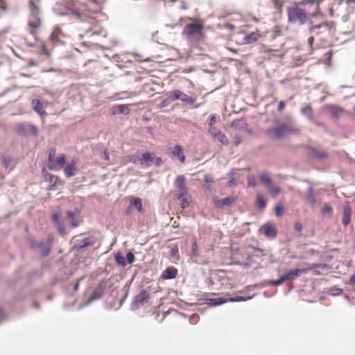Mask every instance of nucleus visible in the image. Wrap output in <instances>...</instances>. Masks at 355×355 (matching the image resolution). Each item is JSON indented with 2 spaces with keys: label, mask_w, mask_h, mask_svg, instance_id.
<instances>
[{
  "label": "nucleus",
  "mask_w": 355,
  "mask_h": 355,
  "mask_svg": "<svg viewBox=\"0 0 355 355\" xmlns=\"http://www.w3.org/2000/svg\"><path fill=\"white\" fill-rule=\"evenodd\" d=\"M40 0H30L28 8L30 17L28 21V31L31 35L37 38L42 21L40 15L39 3Z\"/></svg>",
  "instance_id": "nucleus-3"
},
{
  "label": "nucleus",
  "mask_w": 355,
  "mask_h": 355,
  "mask_svg": "<svg viewBox=\"0 0 355 355\" xmlns=\"http://www.w3.org/2000/svg\"><path fill=\"white\" fill-rule=\"evenodd\" d=\"M230 126L238 130H245L249 134L252 133V130L248 128V123L244 120H234L230 122Z\"/></svg>",
  "instance_id": "nucleus-15"
},
{
  "label": "nucleus",
  "mask_w": 355,
  "mask_h": 355,
  "mask_svg": "<svg viewBox=\"0 0 355 355\" xmlns=\"http://www.w3.org/2000/svg\"><path fill=\"white\" fill-rule=\"evenodd\" d=\"M252 299V297L245 296V295H236L234 297H231L229 293L224 294L223 293V304L227 302H246L249 300Z\"/></svg>",
  "instance_id": "nucleus-13"
},
{
  "label": "nucleus",
  "mask_w": 355,
  "mask_h": 355,
  "mask_svg": "<svg viewBox=\"0 0 355 355\" xmlns=\"http://www.w3.org/2000/svg\"><path fill=\"white\" fill-rule=\"evenodd\" d=\"M175 187L178 189V193L175 195L177 199H181L188 193L186 186V179L183 175H178L175 180Z\"/></svg>",
  "instance_id": "nucleus-7"
},
{
  "label": "nucleus",
  "mask_w": 355,
  "mask_h": 355,
  "mask_svg": "<svg viewBox=\"0 0 355 355\" xmlns=\"http://www.w3.org/2000/svg\"><path fill=\"white\" fill-rule=\"evenodd\" d=\"M149 162L154 163L157 166L162 164L161 157H157L154 153L150 152L143 153L140 159V163L144 164V163Z\"/></svg>",
  "instance_id": "nucleus-10"
},
{
  "label": "nucleus",
  "mask_w": 355,
  "mask_h": 355,
  "mask_svg": "<svg viewBox=\"0 0 355 355\" xmlns=\"http://www.w3.org/2000/svg\"><path fill=\"white\" fill-rule=\"evenodd\" d=\"M352 219V209L349 205H345L343 207V214L342 223L344 226L349 225Z\"/></svg>",
  "instance_id": "nucleus-18"
},
{
  "label": "nucleus",
  "mask_w": 355,
  "mask_h": 355,
  "mask_svg": "<svg viewBox=\"0 0 355 355\" xmlns=\"http://www.w3.org/2000/svg\"><path fill=\"white\" fill-rule=\"evenodd\" d=\"M130 112V110L128 105H115L112 109V113L114 115L117 114H128Z\"/></svg>",
  "instance_id": "nucleus-22"
},
{
  "label": "nucleus",
  "mask_w": 355,
  "mask_h": 355,
  "mask_svg": "<svg viewBox=\"0 0 355 355\" xmlns=\"http://www.w3.org/2000/svg\"><path fill=\"white\" fill-rule=\"evenodd\" d=\"M130 205L135 207L139 212L143 211L142 200L140 198L132 197Z\"/></svg>",
  "instance_id": "nucleus-28"
},
{
  "label": "nucleus",
  "mask_w": 355,
  "mask_h": 355,
  "mask_svg": "<svg viewBox=\"0 0 355 355\" xmlns=\"http://www.w3.org/2000/svg\"><path fill=\"white\" fill-rule=\"evenodd\" d=\"M65 164H66L65 155H60L59 157H56L55 159L53 162L51 164L52 166H49V168L52 169L55 166H58V165L63 166H64Z\"/></svg>",
  "instance_id": "nucleus-36"
},
{
  "label": "nucleus",
  "mask_w": 355,
  "mask_h": 355,
  "mask_svg": "<svg viewBox=\"0 0 355 355\" xmlns=\"http://www.w3.org/2000/svg\"><path fill=\"white\" fill-rule=\"evenodd\" d=\"M62 36H63V33L60 27L56 26L52 32L50 37L53 42H59Z\"/></svg>",
  "instance_id": "nucleus-33"
},
{
  "label": "nucleus",
  "mask_w": 355,
  "mask_h": 355,
  "mask_svg": "<svg viewBox=\"0 0 355 355\" xmlns=\"http://www.w3.org/2000/svg\"><path fill=\"white\" fill-rule=\"evenodd\" d=\"M311 155L313 158L324 159L328 157V153L325 151H319L315 148H311Z\"/></svg>",
  "instance_id": "nucleus-31"
},
{
  "label": "nucleus",
  "mask_w": 355,
  "mask_h": 355,
  "mask_svg": "<svg viewBox=\"0 0 355 355\" xmlns=\"http://www.w3.org/2000/svg\"><path fill=\"white\" fill-rule=\"evenodd\" d=\"M284 280L282 277V275L279 276V277L277 279H270L268 280V285L269 286H279L284 284Z\"/></svg>",
  "instance_id": "nucleus-47"
},
{
  "label": "nucleus",
  "mask_w": 355,
  "mask_h": 355,
  "mask_svg": "<svg viewBox=\"0 0 355 355\" xmlns=\"http://www.w3.org/2000/svg\"><path fill=\"white\" fill-rule=\"evenodd\" d=\"M304 21L302 23V26L305 24H308L309 27L314 26V20L313 18H311L310 17L306 16L305 19H304Z\"/></svg>",
  "instance_id": "nucleus-56"
},
{
  "label": "nucleus",
  "mask_w": 355,
  "mask_h": 355,
  "mask_svg": "<svg viewBox=\"0 0 355 355\" xmlns=\"http://www.w3.org/2000/svg\"><path fill=\"white\" fill-rule=\"evenodd\" d=\"M242 35H243L242 37V44H250L255 43L261 37L258 30L251 33H247L245 31V33H242Z\"/></svg>",
  "instance_id": "nucleus-11"
},
{
  "label": "nucleus",
  "mask_w": 355,
  "mask_h": 355,
  "mask_svg": "<svg viewBox=\"0 0 355 355\" xmlns=\"http://www.w3.org/2000/svg\"><path fill=\"white\" fill-rule=\"evenodd\" d=\"M242 33H245V30L239 31L237 32H233L231 34L223 35V40H227V44H230V42H235L236 44L242 45V40L241 42L236 40V37H241Z\"/></svg>",
  "instance_id": "nucleus-17"
},
{
  "label": "nucleus",
  "mask_w": 355,
  "mask_h": 355,
  "mask_svg": "<svg viewBox=\"0 0 355 355\" xmlns=\"http://www.w3.org/2000/svg\"><path fill=\"white\" fill-rule=\"evenodd\" d=\"M333 212V208L329 203H325L321 209L322 215H327Z\"/></svg>",
  "instance_id": "nucleus-49"
},
{
  "label": "nucleus",
  "mask_w": 355,
  "mask_h": 355,
  "mask_svg": "<svg viewBox=\"0 0 355 355\" xmlns=\"http://www.w3.org/2000/svg\"><path fill=\"white\" fill-rule=\"evenodd\" d=\"M216 117L211 116L209 123V132L218 141H222V135H220V124H216Z\"/></svg>",
  "instance_id": "nucleus-8"
},
{
  "label": "nucleus",
  "mask_w": 355,
  "mask_h": 355,
  "mask_svg": "<svg viewBox=\"0 0 355 355\" xmlns=\"http://www.w3.org/2000/svg\"><path fill=\"white\" fill-rule=\"evenodd\" d=\"M257 185V182L255 180L254 176H248V186L250 187H255Z\"/></svg>",
  "instance_id": "nucleus-54"
},
{
  "label": "nucleus",
  "mask_w": 355,
  "mask_h": 355,
  "mask_svg": "<svg viewBox=\"0 0 355 355\" xmlns=\"http://www.w3.org/2000/svg\"><path fill=\"white\" fill-rule=\"evenodd\" d=\"M273 211L277 217H281L285 213V208L282 203L277 202L274 207Z\"/></svg>",
  "instance_id": "nucleus-35"
},
{
  "label": "nucleus",
  "mask_w": 355,
  "mask_h": 355,
  "mask_svg": "<svg viewBox=\"0 0 355 355\" xmlns=\"http://www.w3.org/2000/svg\"><path fill=\"white\" fill-rule=\"evenodd\" d=\"M294 229L297 232H301L303 229V225L301 223L297 222L295 223Z\"/></svg>",
  "instance_id": "nucleus-64"
},
{
  "label": "nucleus",
  "mask_w": 355,
  "mask_h": 355,
  "mask_svg": "<svg viewBox=\"0 0 355 355\" xmlns=\"http://www.w3.org/2000/svg\"><path fill=\"white\" fill-rule=\"evenodd\" d=\"M115 260L116 261V263L124 267L125 266V258L121 255L119 253L116 254V256H115Z\"/></svg>",
  "instance_id": "nucleus-52"
},
{
  "label": "nucleus",
  "mask_w": 355,
  "mask_h": 355,
  "mask_svg": "<svg viewBox=\"0 0 355 355\" xmlns=\"http://www.w3.org/2000/svg\"><path fill=\"white\" fill-rule=\"evenodd\" d=\"M306 267L303 268H300V270L302 275L305 274V273L308 272L309 270H311L313 269H315V268L324 269L325 268L327 267V264H322V263H312V264H306Z\"/></svg>",
  "instance_id": "nucleus-25"
},
{
  "label": "nucleus",
  "mask_w": 355,
  "mask_h": 355,
  "mask_svg": "<svg viewBox=\"0 0 355 355\" xmlns=\"http://www.w3.org/2000/svg\"><path fill=\"white\" fill-rule=\"evenodd\" d=\"M126 259L128 263H132L135 261L134 254L131 252H128L126 254Z\"/></svg>",
  "instance_id": "nucleus-57"
},
{
  "label": "nucleus",
  "mask_w": 355,
  "mask_h": 355,
  "mask_svg": "<svg viewBox=\"0 0 355 355\" xmlns=\"http://www.w3.org/2000/svg\"><path fill=\"white\" fill-rule=\"evenodd\" d=\"M248 248L252 250V251H253L252 256L254 257L259 258V257H261L264 256L263 250L257 248V247H254L252 245H249Z\"/></svg>",
  "instance_id": "nucleus-38"
},
{
  "label": "nucleus",
  "mask_w": 355,
  "mask_h": 355,
  "mask_svg": "<svg viewBox=\"0 0 355 355\" xmlns=\"http://www.w3.org/2000/svg\"><path fill=\"white\" fill-rule=\"evenodd\" d=\"M230 180L228 182V186L230 187H234L236 186V180L234 178V169L232 168L229 173Z\"/></svg>",
  "instance_id": "nucleus-46"
},
{
  "label": "nucleus",
  "mask_w": 355,
  "mask_h": 355,
  "mask_svg": "<svg viewBox=\"0 0 355 355\" xmlns=\"http://www.w3.org/2000/svg\"><path fill=\"white\" fill-rule=\"evenodd\" d=\"M307 16L313 19H315L318 17H323V14L322 13L319 8V3L316 4L315 10L314 12H310L307 10Z\"/></svg>",
  "instance_id": "nucleus-39"
},
{
  "label": "nucleus",
  "mask_w": 355,
  "mask_h": 355,
  "mask_svg": "<svg viewBox=\"0 0 355 355\" xmlns=\"http://www.w3.org/2000/svg\"><path fill=\"white\" fill-rule=\"evenodd\" d=\"M94 243V241L92 238H85L80 241V243L78 245V248H83L88 245H92Z\"/></svg>",
  "instance_id": "nucleus-44"
},
{
  "label": "nucleus",
  "mask_w": 355,
  "mask_h": 355,
  "mask_svg": "<svg viewBox=\"0 0 355 355\" xmlns=\"http://www.w3.org/2000/svg\"><path fill=\"white\" fill-rule=\"evenodd\" d=\"M306 199L311 206H314L315 205L316 199L314 194V189L312 185H310L307 189Z\"/></svg>",
  "instance_id": "nucleus-29"
},
{
  "label": "nucleus",
  "mask_w": 355,
  "mask_h": 355,
  "mask_svg": "<svg viewBox=\"0 0 355 355\" xmlns=\"http://www.w3.org/2000/svg\"><path fill=\"white\" fill-rule=\"evenodd\" d=\"M52 220L55 223L56 226L61 223L60 220V215L58 214H53L52 215Z\"/></svg>",
  "instance_id": "nucleus-62"
},
{
  "label": "nucleus",
  "mask_w": 355,
  "mask_h": 355,
  "mask_svg": "<svg viewBox=\"0 0 355 355\" xmlns=\"http://www.w3.org/2000/svg\"><path fill=\"white\" fill-rule=\"evenodd\" d=\"M173 155L176 157L181 163H184L186 157L184 154L182 148L179 145H175L173 150Z\"/></svg>",
  "instance_id": "nucleus-23"
},
{
  "label": "nucleus",
  "mask_w": 355,
  "mask_h": 355,
  "mask_svg": "<svg viewBox=\"0 0 355 355\" xmlns=\"http://www.w3.org/2000/svg\"><path fill=\"white\" fill-rule=\"evenodd\" d=\"M148 297V293L145 291H142L137 297L136 302H142L146 300Z\"/></svg>",
  "instance_id": "nucleus-51"
},
{
  "label": "nucleus",
  "mask_w": 355,
  "mask_h": 355,
  "mask_svg": "<svg viewBox=\"0 0 355 355\" xmlns=\"http://www.w3.org/2000/svg\"><path fill=\"white\" fill-rule=\"evenodd\" d=\"M173 101H174V100H170V92H169L168 94V97L162 102V107H165Z\"/></svg>",
  "instance_id": "nucleus-61"
},
{
  "label": "nucleus",
  "mask_w": 355,
  "mask_h": 355,
  "mask_svg": "<svg viewBox=\"0 0 355 355\" xmlns=\"http://www.w3.org/2000/svg\"><path fill=\"white\" fill-rule=\"evenodd\" d=\"M77 160L76 159H72L70 162H69L67 165L64 167V172L65 175L67 178H70L72 176H74L76 174L77 172Z\"/></svg>",
  "instance_id": "nucleus-16"
},
{
  "label": "nucleus",
  "mask_w": 355,
  "mask_h": 355,
  "mask_svg": "<svg viewBox=\"0 0 355 355\" xmlns=\"http://www.w3.org/2000/svg\"><path fill=\"white\" fill-rule=\"evenodd\" d=\"M301 113L309 121L313 118V108L311 104H306L302 107L301 108Z\"/></svg>",
  "instance_id": "nucleus-26"
},
{
  "label": "nucleus",
  "mask_w": 355,
  "mask_h": 355,
  "mask_svg": "<svg viewBox=\"0 0 355 355\" xmlns=\"http://www.w3.org/2000/svg\"><path fill=\"white\" fill-rule=\"evenodd\" d=\"M203 26L198 22L188 24L182 34L190 41L198 42L202 38Z\"/></svg>",
  "instance_id": "nucleus-5"
},
{
  "label": "nucleus",
  "mask_w": 355,
  "mask_h": 355,
  "mask_svg": "<svg viewBox=\"0 0 355 355\" xmlns=\"http://www.w3.org/2000/svg\"><path fill=\"white\" fill-rule=\"evenodd\" d=\"M266 205H267V201L265 199V198L262 195L258 194L257 196V199H256L257 207L259 210H263L266 208Z\"/></svg>",
  "instance_id": "nucleus-32"
},
{
  "label": "nucleus",
  "mask_w": 355,
  "mask_h": 355,
  "mask_svg": "<svg viewBox=\"0 0 355 355\" xmlns=\"http://www.w3.org/2000/svg\"><path fill=\"white\" fill-rule=\"evenodd\" d=\"M325 109L334 119L340 118L345 111L343 107L334 104H327L325 105Z\"/></svg>",
  "instance_id": "nucleus-12"
},
{
  "label": "nucleus",
  "mask_w": 355,
  "mask_h": 355,
  "mask_svg": "<svg viewBox=\"0 0 355 355\" xmlns=\"http://www.w3.org/2000/svg\"><path fill=\"white\" fill-rule=\"evenodd\" d=\"M286 103L284 101H280L278 103L277 111L282 112L286 107Z\"/></svg>",
  "instance_id": "nucleus-63"
},
{
  "label": "nucleus",
  "mask_w": 355,
  "mask_h": 355,
  "mask_svg": "<svg viewBox=\"0 0 355 355\" xmlns=\"http://www.w3.org/2000/svg\"><path fill=\"white\" fill-rule=\"evenodd\" d=\"M252 259L250 257H249L247 259V261L245 262L238 261V262H235L234 264L241 266L245 268H250L252 266Z\"/></svg>",
  "instance_id": "nucleus-50"
},
{
  "label": "nucleus",
  "mask_w": 355,
  "mask_h": 355,
  "mask_svg": "<svg viewBox=\"0 0 355 355\" xmlns=\"http://www.w3.org/2000/svg\"><path fill=\"white\" fill-rule=\"evenodd\" d=\"M276 125L268 130L267 133L272 140L282 139L291 134H299V129L295 125V121L291 116H288L286 121L279 119L275 120Z\"/></svg>",
  "instance_id": "nucleus-2"
},
{
  "label": "nucleus",
  "mask_w": 355,
  "mask_h": 355,
  "mask_svg": "<svg viewBox=\"0 0 355 355\" xmlns=\"http://www.w3.org/2000/svg\"><path fill=\"white\" fill-rule=\"evenodd\" d=\"M53 236L52 235H49L47 239V243L43 244L42 243H38L37 245L40 248L42 251V254L44 257L47 256L50 252V245L53 242Z\"/></svg>",
  "instance_id": "nucleus-20"
},
{
  "label": "nucleus",
  "mask_w": 355,
  "mask_h": 355,
  "mask_svg": "<svg viewBox=\"0 0 355 355\" xmlns=\"http://www.w3.org/2000/svg\"><path fill=\"white\" fill-rule=\"evenodd\" d=\"M324 26H326V25L323 22L315 24L309 28L308 33L309 35H320L324 33Z\"/></svg>",
  "instance_id": "nucleus-24"
},
{
  "label": "nucleus",
  "mask_w": 355,
  "mask_h": 355,
  "mask_svg": "<svg viewBox=\"0 0 355 355\" xmlns=\"http://www.w3.org/2000/svg\"><path fill=\"white\" fill-rule=\"evenodd\" d=\"M343 292V290L340 288H339L337 286H331L327 289L326 293L331 296H338L341 295Z\"/></svg>",
  "instance_id": "nucleus-34"
},
{
  "label": "nucleus",
  "mask_w": 355,
  "mask_h": 355,
  "mask_svg": "<svg viewBox=\"0 0 355 355\" xmlns=\"http://www.w3.org/2000/svg\"><path fill=\"white\" fill-rule=\"evenodd\" d=\"M302 275V273L300 270V268H294V269H290L287 272H284L282 275V277L284 280V282H291L293 279L300 277Z\"/></svg>",
  "instance_id": "nucleus-14"
},
{
  "label": "nucleus",
  "mask_w": 355,
  "mask_h": 355,
  "mask_svg": "<svg viewBox=\"0 0 355 355\" xmlns=\"http://www.w3.org/2000/svg\"><path fill=\"white\" fill-rule=\"evenodd\" d=\"M267 188L272 196H276L281 191V189L278 186H275L273 182L268 186Z\"/></svg>",
  "instance_id": "nucleus-42"
},
{
  "label": "nucleus",
  "mask_w": 355,
  "mask_h": 355,
  "mask_svg": "<svg viewBox=\"0 0 355 355\" xmlns=\"http://www.w3.org/2000/svg\"><path fill=\"white\" fill-rule=\"evenodd\" d=\"M170 100H174V101L180 100L189 105H193L196 101L195 98L188 96L179 89H175L170 92Z\"/></svg>",
  "instance_id": "nucleus-6"
},
{
  "label": "nucleus",
  "mask_w": 355,
  "mask_h": 355,
  "mask_svg": "<svg viewBox=\"0 0 355 355\" xmlns=\"http://www.w3.org/2000/svg\"><path fill=\"white\" fill-rule=\"evenodd\" d=\"M334 55V51L332 49L331 50H329L328 51H327L324 54V57H325V60H324V64L328 66V67H331V64H332V57Z\"/></svg>",
  "instance_id": "nucleus-41"
},
{
  "label": "nucleus",
  "mask_w": 355,
  "mask_h": 355,
  "mask_svg": "<svg viewBox=\"0 0 355 355\" xmlns=\"http://www.w3.org/2000/svg\"><path fill=\"white\" fill-rule=\"evenodd\" d=\"M306 16L307 10L297 3L287 8L288 22L289 24H293L297 22L299 25L302 26L303 21H304V19Z\"/></svg>",
  "instance_id": "nucleus-4"
},
{
  "label": "nucleus",
  "mask_w": 355,
  "mask_h": 355,
  "mask_svg": "<svg viewBox=\"0 0 355 355\" xmlns=\"http://www.w3.org/2000/svg\"><path fill=\"white\" fill-rule=\"evenodd\" d=\"M273 4L276 9L275 12L273 13L274 17L275 18H280L283 12L284 3L282 1L275 0Z\"/></svg>",
  "instance_id": "nucleus-27"
},
{
  "label": "nucleus",
  "mask_w": 355,
  "mask_h": 355,
  "mask_svg": "<svg viewBox=\"0 0 355 355\" xmlns=\"http://www.w3.org/2000/svg\"><path fill=\"white\" fill-rule=\"evenodd\" d=\"M31 105L33 106V110L41 116L45 117L47 115L46 112L44 110V107L40 101L37 99H34L32 101Z\"/></svg>",
  "instance_id": "nucleus-21"
},
{
  "label": "nucleus",
  "mask_w": 355,
  "mask_h": 355,
  "mask_svg": "<svg viewBox=\"0 0 355 355\" xmlns=\"http://www.w3.org/2000/svg\"><path fill=\"white\" fill-rule=\"evenodd\" d=\"M178 273V270L174 267H168L164 270L162 275L161 278L163 279H174L177 277Z\"/></svg>",
  "instance_id": "nucleus-19"
},
{
  "label": "nucleus",
  "mask_w": 355,
  "mask_h": 355,
  "mask_svg": "<svg viewBox=\"0 0 355 355\" xmlns=\"http://www.w3.org/2000/svg\"><path fill=\"white\" fill-rule=\"evenodd\" d=\"M67 216L71 220L70 222H71V224L72 227H76L77 226L79 225L80 220L78 218H76L72 212L68 211L67 212Z\"/></svg>",
  "instance_id": "nucleus-43"
},
{
  "label": "nucleus",
  "mask_w": 355,
  "mask_h": 355,
  "mask_svg": "<svg viewBox=\"0 0 355 355\" xmlns=\"http://www.w3.org/2000/svg\"><path fill=\"white\" fill-rule=\"evenodd\" d=\"M238 198L233 196H230L223 198V206H230L232 203L237 200Z\"/></svg>",
  "instance_id": "nucleus-45"
},
{
  "label": "nucleus",
  "mask_w": 355,
  "mask_h": 355,
  "mask_svg": "<svg viewBox=\"0 0 355 355\" xmlns=\"http://www.w3.org/2000/svg\"><path fill=\"white\" fill-rule=\"evenodd\" d=\"M326 25L324 26V33H330L333 29L336 28V23L334 21H331L330 23L323 22Z\"/></svg>",
  "instance_id": "nucleus-48"
},
{
  "label": "nucleus",
  "mask_w": 355,
  "mask_h": 355,
  "mask_svg": "<svg viewBox=\"0 0 355 355\" xmlns=\"http://www.w3.org/2000/svg\"><path fill=\"white\" fill-rule=\"evenodd\" d=\"M242 141V138L240 135H235L234 137V146H239Z\"/></svg>",
  "instance_id": "nucleus-59"
},
{
  "label": "nucleus",
  "mask_w": 355,
  "mask_h": 355,
  "mask_svg": "<svg viewBox=\"0 0 355 355\" xmlns=\"http://www.w3.org/2000/svg\"><path fill=\"white\" fill-rule=\"evenodd\" d=\"M45 180L51 184V187H55L58 183L59 179L56 175L47 173L45 175Z\"/></svg>",
  "instance_id": "nucleus-37"
},
{
  "label": "nucleus",
  "mask_w": 355,
  "mask_h": 355,
  "mask_svg": "<svg viewBox=\"0 0 355 355\" xmlns=\"http://www.w3.org/2000/svg\"><path fill=\"white\" fill-rule=\"evenodd\" d=\"M225 28L228 31H234L235 29V26L232 24L223 21V29Z\"/></svg>",
  "instance_id": "nucleus-58"
},
{
  "label": "nucleus",
  "mask_w": 355,
  "mask_h": 355,
  "mask_svg": "<svg viewBox=\"0 0 355 355\" xmlns=\"http://www.w3.org/2000/svg\"><path fill=\"white\" fill-rule=\"evenodd\" d=\"M259 179L260 184L266 186V187L273 182L269 175L266 173H261Z\"/></svg>",
  "instance_id": "nucleus-30"
},
{
  "label": "nucleus",
  "mask_w": 355,
  "mask_h": 355,
  "mask_svg": "<svg viewBox=\"0 0 355 355\" xmlns=\"http://www.w3.org/2000/svg\"><path fill=\"white\" fill-rule=\"evenodd\" d=\"M263 234L266 237L269 239H275L278 234L277 228L270 221L265 223L261 226Z\"/></svg>",
  "instance_id": "nucleus-9"
},
{
  "label": "nucleus",
  "mask_w": 355,
  "mask_h": 355,
  "mask_svg": "<svg viewBox=\"0 0 355 355\" xmlns=\"http://www.w3.org/2000/svg\"><path fill=\"white\" fill-rule=\"evenodd\" d=\"M40 54L45 55L46 57L49 58L50 56V52L47 48V46L44 42H42L40 45Z\"/></svg>",
  "instance_id": "nucleus-40"
},
{
  "label": "nucleus",
  "mask_w": 355,
  "mask_h": 355,
  "mask_svg": "<svg viewBox=\"0 0 355 355\" xmlns=\"http://www.w3.org/2000/svg\"><path fill=\"white\" fill-rule=\"evenodd\" d=\"M181 200V205L182 208L188 207L189 205V202L187 198H184V196L182 197L181 199H179Z\"/></svg>",
  "instance_id": "nucleus-60"
},
{
  "label": "nucleus",
  "mask_w": 355,
  "mask_h": 355,
  "mask_svg": "<svg viewBox=\"0 0 355 355\" xmlns=\"http://www.w3.org/2000/svg\"><path fill=\"white\" fill-rule=\"evenodd\" d=\"M105 0H89V5H83L80 8L73 11V14L82 21L87 20L90 26L86 29V33H92V35H103L105 31L99 26L98 21L91 14L99 12Z\"/></svg>",
  "instance_id": "nucleus-1"
},
{
  "label": "nucleus",
  "mask_w": 355,
  "mask_h": 355,
  "mask_svg": "<svg viewBox=\"0 0 355 355\" xmlns=\"http://www.w3.org/2000/svg\"><path fill=\"white\" fill-rule=\"evenodd\" d=\"M55 154H56V150L55 149H51L49 152V162L52 164L53 162V161L55 160V159L56 158L55 157Z\"/></svg>",
  "instance_id": "nucleus-55"
},
{
  "label": "nucleus",
  "mask_w": 355,
  "mask_h": 355,
  "mask_svg": "<svg viewBox=\"0 0 355 355\" xmlns=\"http://www.w3.org/2000/svg\"><path fill=\"white\" fill-rule=\"evenodd\" d=\"M316 1L317 0H301L296 3L302 8H303L307 4L313 5L314 3H315Z\"/></svg>",
  "instance_id": "nucleus-53"
}]
</instances>
